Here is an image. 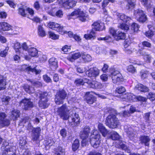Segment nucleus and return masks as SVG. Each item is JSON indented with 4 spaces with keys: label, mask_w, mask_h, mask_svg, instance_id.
<instances>
[{
    "label": "nucleus",
    "mask_w": 155,
    "mask_h": 155,
    "mask_svg": "<svg viewBox=\"0 0 155 155\" xmlns=\"http://www.w3.org/2000/svg\"><path fill=\"white\" fill-rule=\"evenodd\" d=\"M135 88L141 92H146L149 91L148 88L142 84H138L135 87Z\"/></svg>",
    "instance_id": "29"
},
{
    "label": "nucleus",
    "mask_w": 155,
    "mask_h": 155,
    "mask_svg": "<svg viewBox=\"0 0 155 155\" xmlns=\"http://www.w3.org/2000/svg\"><path fill=\"white\" fill-rule=\"evenodd\" d=\"M91 129L89 126H86L81 130L80 134V138L82 139L81 145L83 146H86L90 141V143L94 147L97 148L98 147L101 141V135L100 134H96L97 130L94 129L91 133L92 137L90 139L88 137L90 133Z\"/></svg>",
    "instance_id": "1"
},
{
    "label": "nucleus",
    "mask_w": 155,
    "mask_h": 155,
    "mask_svg": "<svg viewBox=\"0 0 155 155\" xmlns=\"http://www.w3.org/2000/svg\"><path fill=\"white\" fill-rule=\"evenodd\" d=\"M21 106H23L24 109L25 110H28L32 108L33 107V104L31 101L30 99L25 98L22 100L20 102Z\"/></svg>",
    "instance_id": "11"
},
{
    "label": "nucleus",
    "mask_w": 155,
    "mask_h": 155,
    "mask_svg": "<svg viewBox=\"0 0 155 155\" xmlns=\"http://www.w3.org/2000/svg\"><path fill=\"white\" fill-rule=\"evenodd\" d=\"M124 50L126 53L128 54H130L133 52L136 51V50L135 48L130 47L125 49Z\"/></svg>",
    "instance_id": "57"
},
{
    "label": "nucleus",
    "mask_w": 155,
    "mask_h": 155,
    "mask_svg": "<svg viewBox=\"0 0 155 155\" xmlns=\"http://www.w3.org/2000/svg\"><path fill=\"white\" fill-rule=\"evenodd\" d=\"M6 2L10 5L11 7L15 8L16 6V4L11 0L6 1Z\"/></svg>",
    "instance_id": "63"
},
{
    "label": "nucleus",
    "mask_w": 155,
    "mask_h": 155,
    "mask_svg": "<svg viewBox=\"0 0 155 155\" xmlns=\"http://www.w3.org/2000/svg\"><path fill=\"white\" fill-rule=\"evenodd\" d=\"M18 12L19 14L23 16H25L27 15L26 12L23 7L19 8Z\"/></svg>",
    "instance_id": "49"
},
{
    "label": "nucleus",
    "mask_w": 155,
    "mask_h": 155,
    "mask_svg": "<svg viewBox=\"0 0 155 155\" xmlns=\"http://www.w3.org/2000/svg\"><path fill=\"white\" fill-rule=\"evenodd\" d=\"M92 92H88L87 93V96L86 98V101L87 103L91 104L96 101V98L93 95Z\"/></svg>",
    "instance_id": "20"
},
{
    "label": "nucleus",
    "mask_w": 155,
    "mask_h": 155,
    "mask_svg": "<svg viewBox=\"0 0 155 155\" xmlns=\"http://www.w3.org/2000/svg\"><path fill=\"white\" fill-rule=\"evenodd\" d=\"M119 27L121 29L126 31L128 30L129 29V27L128 25L124 23L120 24Z\"/></svg>",
    "instance_id": "55"
},
{
    "label": "nucleus",
    "mask_w": 155,
    "mask_h": 155,
    "mask_svg": "<svg viewBox=\"0 0 155 155\" xmlns=\"http://www.w3.org/2000/svg\"><path fill=\"white\" fill-rule=\"evenodd\" d=\"M49 63L51 68L53 71L55 70L58 67V61L57 59L54 57L50 58Z\"/></svg>",
    "instance_id": "17"
},
{
    "label": "nucleus",
    "mask_w": 155,
    "mask_h": 155,
    "mask_svg": "<svg viewBox=\"0 0 155 155\" xmlns=\"http://www.w3.org/2000/svg\"><path fill=\"white\" fill-rule=\"evenodd\" d=\"M84 38L87 40H94L96 38L95 33L93 30H91L89 33L84 35Z\"/></svg>",
    "instance_id": "23"
},
{
    "label": "nucleus",
    "mask_w": 155,
    "mask_h": 155,
    "mask_svg": "<svg viewBox=\"0 0 155 155\" xmlns=\"http://www.w3.org/2000/svg\"><path fill=\"white\" fill-rule=\"evenodd\" d=\"M89 81V80L86 78H77L75 80L74 84L77 86H79L81 85H84L85 84H87Z\"/></svg>",
    "instance_id": "22"
},
{
    "label": "nucleus",
    "mask_w": 155,
    "mask_h": 155,
    "mask_svg": "<svg viewBox=\"0 0 155 155\" xmlns=\"http://www.w3.org/2000/svg\"><path fill=\"white\" fill-rule=\"evenodd\" d=\"M23 88L25 91L28 93H32L34 92V89L32 87H30L27 84L23 86Z\"/></svg>",
    "instance_id": "40"
},
{
    "label": "nucleus",
    "mask_w": 155,
    "mask_h": 155,
    "mask_svg": "<svg viewBox=\"0 0 155 155\" xmlns=\"http://www.w3.org/2000/svg\"><path fill=\"white\" fill-rule=\"evenodd\" d=\"M140 140L143 143H144L146 146H148L149 145V142L150 140L148 136H142L140 137Z\"/></svg>",
    "instance_id": "30"
},
{
    "label": "nucleus",
    "mask_w": 155,
    "mask_h": 155,
    "mask_svg": "<svg viewBox=\"0 0 155 155\" xmlns=\"http://www.w3.org/2000/svg\"><path fill=\"white\" fill-rule=\"evenodd\" d=\"M116 90L117 93L120 94L123 93L126 91L125 88L124 87L122 86L118 87Z\"/></svg>",
    "instance_id": "51"
},
{
    "label": "nucleus",
    "mask_w": 155,
    "mask_h": 155,
    "mask_svg": "<svg viewBox=\"0 0 155 155\" xmlns=\"http://www.w3.org/2000/svg\"><path fill=\"white\" fill-rule=\"evenodd\" d=\"M119 124V121L115 115L110 114L107 117L106 124L109 128L112 129L116 128Z\"/></svg>",
    "instance_id": "4"
},
{
    "label": "nucleus",
    "mask_w": 155,
    "mask_h": 155,
    "mask_svg": "<svg viewBox=\"0 0 155 155\" xmlns=\"http://www.w3.org/2000/svg\"><path fill=\"white\" fill-rule=\"evenodd\" d=\"M49 34L50 37L53 39H56L58 38L59 36L56 35L54 33L52 32H49Z\"/></svg>",
    "instance_id": "54"
},
{
    "label": "nucleus",
    "mask_w": 155,
    "mask_h": 155,
    "mask_svg": "<svg viewBox=\"0 0 155 155\" xmlns=\"http://www.w3.org/2000/svg\"><path fill=\"white\" fill-rule=\"evenodd\" d=\"M0 124L3 126H8L10 124V122L8 120L5 119L2 120V122H0Z\"/></svg>",
    "instance_id": "59"
},
{
    "label": "nucleus",
    "mask_w": 155,
    "mask_h": 155,
    "mask_svg": "<svg viewBox=\"0 0 155 155\" xmlns=\"http://www.w3.org/2000/svg\"><path fill=\"white\" fill-rule=\"evenodd\" d=\"M89 82L87 83V84L88 85V86L94 89H101L102 87V85L96 81H93L91 82V81L89 80Z\"/></svg>",
    "instance_id": "18"
},
{
    "label": "nucleus",
    "mask_w": 155,
    "mask_h": 155,
    "mask_svg": "<svg viewBox=\"0 0 155 155\" xmlns=\"http://www.w3.org/2000/svg\"><path fill=\"white\" fill-rule=\"evenodd\" d=\"M148 27L150 30L146 32L145 34L147 37L150 38L153 35V31H151L152 29H150L152 27L151 25H148Z\"/></svg>",
    "instance_id": "41"
},
{
    "label": "nucleus",
    "mask_w": 155,
    "mask_h": 155,
    "mask_svg": "<svg viewBox=\"0 0 155 155\" xmlns=\"http://www.w3.org/2000/svg\"><path fill=\"white\" fill-rule=\"evenodd\" d=\"M13 46L14 49L17 53H19L20 55V51L21 50V44L18 42H15L13 44Z\"/></svg>",
    "instance_id": "27"
},
{
    "label": "nucleus",
    "mask_w": 155,
    "mask_h": 155,
    "mask_svg": "<svg viewBox=\"0 0 155 155\" xmlns=\"http://www.w3.org/2000/svg\"><path fill=\"white\" fill-rule=\"evenodd\" d=\"M58 3L64 8L69 9L76 5V2L73 0H57Z\"/></svg>",
    "instance_id": "10"
},
{
    "label": "nucleus",
    "mask_w": 155,
    "mask_h": 155,
    "mask_svg": "<svg viewBox=\"0 0 155 155\" xmlns=\"http://www.w3.org/2000/svg\"><path fill=\"white\" fill-rule=\"evenodd\" d=\"M38 35L41 37H44L46 35V33L42 26L40 25L38 27Z\"/></svg>",
    "instance_id": "31"
},
{
    "label": "nucleus",
    "mask_w": 155,
    "mask_h": 155,
    "mask_svg": "<svg viewBox=\"0 0 155 155\" xmlns=\"http://www.w3.org/2000/svg\"><path fill=\"white\" fill-rule=\"evenodd\" d=\"M127 71L132 74L134 73L137 72L136 70L134 67L132 65H130L127 68Z\"/></svg>",
    "instance_id": "46"
},
{
    "label": "nucleus",
    "mask_w": 155,
    "mask_h": 155,
    "mask_svg": "<svg viewBox=\"0 0 155 155\" xmlns=\"http://www.w3.org/2000/svg\"><path fill=\"white\" fill-rule=\"evenodd\" d=\"M110 138L112 140H119L120 139V136L119 134L116 132L112 131L110 133Z\"/></svg>",
    "instance_id": "35"
},
{
    "label": "nucleus",
    "mask_w": 155,
    "mask_h": 155,
    "mask_svg": "<svg viewBox=\"0 0 155 155\" xmlns=\"http://www.w3.org/2000/svg\"><path fill=\"white\" fill-rule=\"evenodd\" d=\"M144 12L141 9H138L135 10L134 12V16L135 18L137 20V19L140 16L143 15Z\"/></svg>",
    "instance_id": "34"
},
{
    "label": "nucleus",
    "mask_w": 155,
    "mask_h": 155,
    "mask_svg": "<svg viewBox=\"0 0 155 155\" xmlns=\"http://www.w3.org/2000/svg\"><path fill=\"white\" fill-rule=\"evenodd\" d=\"M77 71L78 72L82 73L84 71L87 76L90 77H96L99 75L100 71L96 68H90L89 66H86L84 69L80 67H77Z\"/></svg>",
    "instance_id": "3"
},
{
    "label": "nucleus",
    "mask_w": 155,
    "mask_h": 155,
    "mask_svg": "<svg viewBox=\"0 0 155 155\" xmlns=\"http://www.w3.org/2000/svg\"><path fill=\"white\" fill-rule=\"evenodd\" d=\"M67 95L65 91L63 90H60L57 93L55 99V102L57 104L59 105L63 103V100Z\"/></svg>",
    "instance_id": "8"
},
{
    "label": "nucleus",
    "mask_w": 155,
    "mask_h": 155,
    "mask_svg": "<svg viewBox=\"0 0 155 155\" xmlns=\"http://www.w3.org/2000/svg\"><path fill=\"white\" fill-rule=\"evenodd\" d=\"M80 145L79 140L78 139L74 140L72 145V150L74 151H76L79 148Z\"/></svg>",
    "instance_id": "39"
},
{
    "label": "nucleus",
    "mask_w": 155,
    "mask_h": 155,
    "mask_svg": "<svg viewBox=\"0 0 155 155\" xmlns=\"http://www.w3.org/2000/svg\"><path fill=\"white\" fill-rule=\"evenodd\" d=\"M148 72L147 71H142L140 72L141 76L142 78L144 79L147 76Z\"/></svg>",
    "instance_id": "60"
},
{
    "label": "nucleus",
    "mask_w": 155,
    "mask_h": 155,
    "mask_svg": "<svg viewBox=\"0 0 155 155\" xmlns=\"http://www.w3.org/2000/svg\"><path fill=\"white\" fill-rule=\"evenodd\" d=\"M21 51H20V55L25 57L26 60H29L30 58L27 55V51L28 50V46L26 42H24L21 45Z\"/></svg>",
    "instance_id": "13"
},
{
    "label": "nucleus",
    "mask_w": 155,
    "mask_h": 155,
    "mask_svg": "<svg viewBox=\"0 0 155 155\" xmlns=\"http://www.w3.org/2000/svg\"><path fill=\"white\" fill-rule=\"evenodd\" d=\"M70 109L66 105L64 104L58 108L57 113L60 118L64 120H70L71 119L72 122L76 125L79 124L80 118L77 114L73 112H69Z\"/></svg>",
    "instance_id": "2"
},
{
    "label": "nucleus",
    "mask_w": 155,
    "mask_h": 155,
    "mask_svg": "<svg viewBox=\"0 0 155 155\" xmlns=\"http://www.w3.org/2000/svg\"><path fill=\"white\" fill-rule=\"evenodd\" d=\"M128 4L126 5V8L127 9L133 8L135 5L136 0H127Z\"/></svg>",
    "instance_id": "32"
},
{
    "label": "nucleus",
    "mask_w": 155,
    "mask_h": 155,
    "mask_svg": "<svg viewBox=\"0 0 155 155\" xmlns=\"http://www.w3.org/2000/svg\"><path fill=\"white\" fill-rule=\"evenodd\" d=\"M126 132L127 133L128 136L131 139V138L134 137L136 132L134 131L133 129L131 127H129L126 130Z\"/></svg>",
    "instance_id": "33"
},
{
    "label": "nucleus",
    "mask_w": 155,
    "mask_h": 155,
    "mask_svg": "<svg viewBox=\"0 0 155 155\" xmlns=\"http://www.w3.org/2000/svg\"><path fill=\"white\" fill-rule=\"evenodd\" d=\"M101 79L103 81H107L108 78V76L105 74H103L100 76Z\"/></svg>",
    "instance_id": "62"
},
{
    "label": "nucleus",
    "mask_w": 155,
    "mask_h": 155,
    "mask_svg": "<svg viewBox=\"0 0 155 155\" xmlns=\"http://www.w3.org/2000/svg\"><path fill=\"white\" fill-rule=\"evenodd\" d=\"M110 73L113 82L114 83H116L117 82L120 81L122 78V76L119 71L116 70L114 68L110 69Z\"/></svg>",
    "instance_id": "9"
},
{
    "label": "nucleus",
    "mask_w": 155,
    "mask_h": 155,
    "mask_svg": "<svg viewBox=\"0 0 155 155\" xmlns=\"http://www.w3.org/2000/svg\"><path fill=\"white\" fill-rule=\"evenodd\" d=\"M54 143V141L51 139H48L47 140L46 143L45 147L46 149H48L50 147L52 146Z\"/></svg>",
    "instance_id": "47"
},
{
    "label": "nucleus",
    "mask_w": 155,
    "mask_h": 155,
    "mask_svg": "<svg viewBox=\"0 0 155 155\" xmlns=\"http://www.w3.org/2000/svg\"><path fill=\"white\" fill-rule=\"evenodd\" d=\"M92 28L96 31H102L104 29V24L103 23L95 22L92 25Z\"/></svg>",
    "instance_id": "19"
},
{
    "label": "nucleus",
    "mask_w": 155,
    "mask_h": 155,
    "mask_svg": "<svg viewBox=\"0 0 155 155\" xmlns=\"http://www.w3.org/2000/svg\"><path fill=\"white\" fill-rule=\"evenodd\" d=\"M25 69L26 71H31L32 72H35L36 74H37L40 72L39 71H37L35 68V67H32L31 66H27L26 67Z\"/></svg>",
    "instance_id": "42"
},
{
    "label": "nucleus",
    "mask_w": 155,
    "mask_h": 155,
    "mask_svg": "<svg viewBox=\"0 0 155 155\" xmlns=\"http://www.w3.org/2000/svg\"><path fill=\"white\" fill-rule=\"evenodd\" d=\"M114 39L117 41L124 39L125 38V34L122 32H119L117 35L114 36Z\"/></svg>",
    "instance_id": "38"
},
{
    "label": "nucleus",
    "mask_w": 155,
    "mask_h": 155,
    "mask_svg": "<svg viewBox=\"0 0 155 155\" xmlns=\"http://www.w3.org/2000/svg\"><path fill=\"white\" fill-rule=\"evenodd\" d=\"M12 27L5 22H0V30L3 31L13 30Z\"/></svg>",
    "instance_id": "15"
},
{
    "label": "nucleus",
    "mask_w": 155,
    "mask_h": 155,
    "mask_svg": "<svg viewBox=\"0 0 155 155\" xmlns=\"http://www.w3.org/2000/svg\"><path fill=\"white\" fill-rule=\"evenodd\" d=\"M142 4L148 8H150V0H140Z\"/></svg>",
    "instance_id": "45"
},
{
    "label": "nucleus",
    "mask_w": 155,
    "mask_h": 155,
    "mask_svg": "<svg viewBox=\"0 0 155 155\" xmlns=\"http://www.w3.org/2000/svg\"><path fill=\"white\" fill-rule=\"evenodd\" d=\"M41 131V129L39 127L34 129L32 130V140L36 141L38 138Z\"/></svg>",
    "instance_id": "16"
},
{
    "label": "nucleus",
    "mask_w": 155,
    "mask_h": 155,
    "mask_svg": "<svg viewBox=\"0 0 155 155\" xmlns=\"http://www.w3.org/2000/svg\"><path fill=\"white\" fill-rule=\"evenodd\" d=\"M135 96L131 93H127L120 96V98L123 101L131 102L134 101Z\"/></svg>",
    "instance_id": "12"
},
{
    "label": "nucleus",
    "mask_w": 155,
    "mask_h": 155,
    "mask_svg": "<svg viewBox=\"0 0 155 155\" xmlns=\"http://www.w3.org/2000/svg\"><path fill=\"white\" fill-rule=\"evenodd\" d=\"M147 19L146 15L144 13L143 15H141L140 17L137 19V21L140 22H144L147 20Z\"/></svg>",
    "instance_id": "48"
},
{
    "label": "nucleus",
    "mask_w": 155,
    "mask_h": 155,
    "mask_svg": "<svg viewBox=\"0 0 155 155\" xmlns=\"http://www.w3.org/2000/svg\"><path fill=\"white\" fill-rule=\"evenodd\" d=\"M10 115L11 118L13 120H17V118L20 116V113L19 110L14 109L12 111Z\"/></svg>",
    "instance_id": "24"
},
{
    "label": "nucleus",
    "mask_w": 155,
    "mask_h": 155,
    "mask_svg": "<svg viewBox=\"0 0 155 155\" xmlns=\"http://www.w3.org/2000/svg\"><path fill=\"white\" fill-rule=\"evenodd\" d=\"M38 94L40 99L39 102V107L42 108H47L48 106V104L47 103L48 101L47 98V96L48 95V93L47 92L39 91Z\"/></svg>",
    "instance_id": "5"
},
{
    "label": "nucleus",
    "mask_w": 155,
    "mask_h": 155,
    "mask_svg": "<svg viewBox=\"0 0 155 155\" xmlns=\"http://www.w3.org/2000/svg\"><path fill=\"white\" fill-rule=\"evenodd\" d=\"M115 15L119 18L125 22H127L128 21L131 20L130 18L126 16L125 14L123 13L117 12L116 13Z\"/></svg>",
    "instance_id": "25"
},
{
    "label": "nucleus",
    "mask_w": 155,
    "mask_h": 155,
    "mask_svg": "<svg viewBox=\"0 0 155 155\" xmlns=\"http://www.w3.org/2000/svg\"><path fill=\"white\" fill-rule=\"evenodd\" d=\"M54 155H64V150L61 147H58L55 151Z\"/></svg>",
    "instance_id": "43"
},
{
    "label": "nucleus",
    "mask_w": 155,
    "mask_h": 155,
    "mask_svg": "<svg viewBox=\"0 0 155 155\" xmlns=\"http://www.w3.org/2000/svg\"><path fill=\"white\" fill-rule=\"evenodd\" d=\"M43 78L44 81L47 83H49L52 81L50 77L47 75H43Z\"/></svg>",
    "instance_id": "61"
},
{
    "label": "nucleus",
    "mask_w": 155,
    "mask_h": 155,
    "mask_svg": "<svg viewBox=\"0 0 155 155\" xmlns=\"http://www.w3.org/2000/svg\"><path fill=\"white\" fill-rule=\"evenodd\" d=\"M81 56L83 60L85 62H89L92 60L91 56L86 53H82Z\"/></svg>",
    "instance_id": "36"
},
{
    "label": "nucleus",
    "mask_w": 155,
    "mask_h": 155,
    "mask_svg": "<svg viewBox=\"0 0 155 155\" xmlns=\"http://www.w3.org/2000/svg\"><path fill=\"white\" fill-rule=\"evenodd\" d=\"M28 52L29 55L31 57H36L38 54V51L37 49L34 47H31L28 49Z\"/></svg>",
    "instance_id": "26"
},
{
    "label": "nucleus",
    "mask_w": 155,
    "mask_h": 155,
    "mask_svg": "<svg viewBox=\"0 0 155 155\" xmlns=\"http://www.w3.org/2000/svg\"><path fill=\"white\" fill-rule=\"evenodd\" d=\"M63 15V12L61 10H59L56 11L55 13V17L58 18H62Z\"/></svg>",
    "instance_id": "58"
},
{
    "label": "nucleus",
    "mask_w": 155,
    "mask_h": 155,
    "mask_svg": "<svg viewBox=\"0 0 155 155\" xmlns=\"http://www.w3.org/2000/svg\"><path fill=\"white\" fill-rule=\"evenodd\" d=\"M98 128L103 137H105L106 136L108 131L103 124L99 123L98 125Z\"/></svg>",
    "instance_id": "21"
},
{
    "label": "nucleus",
    "mask_w": 155,
    "mask_h": 155,
    "mask_svg": "<svg viewBox=\"0 0 155 155\" xmlns=\"http://www.w3.org/2000/svg\"><path fill=\"white\" fill-rule=\"evenodd\" d=\"M81 56V54L79 52L70 55L68 59L70 61L73 62L74 60L79 58Z\"/></svg>",
    "instance_id": "28"
},
{
    "label": "nucleus",
    "mask_w": 155,
    "mask_h": 155,
    "mask_svg": "<svg viewBox=\"0 0 155 155\" xmlns=\"http://www.w3.org/2000/svg\"><path fill=\"white\" fill-rule=\"evenodd\" d=\"M11 100L10 98L8 96H5L2 99L3 104L5 105H7Z\"/></svg>",
    "instance_id": "50"
},
{
    "label": "nucleus",
    "mask_w": 155,
    "mask_h": 155,
    "mask_svg": "<svg viewBox=\"0 0 155 155\" xmlns=\"http://www.w3.org/2000/svg\"><path fill=\"white\" fill-rule=\"evenodd\" d=\"M8 49V47H6L4 51L1 52L0 56L2 57H5L7 54Z\"/></svg>",
    "instance_id": "56"
},
{
    "label": "nucleus",
    "mask_w": 155,
    "mask_h": 155,
    "mask_svg": "<svg viewBox=\"0 0 155 155\" xmlns=\"http://www.w3.org/2000/svg\"><path fill=\"white\" fill-rule=\"evenodd\" d=\"M48 26L50 28L57 31L62 35L67 33V31H65L64 28L62 26H61L59 24L50 22L49 23Z\"/></svg>",
    "instance_id": "7"
},
{
    "label": "nucleus",
    "mask_w": 155,
    "mask_h": 155,
    "mask_svg": "<svg viewBox=\"0 0 155 155\" xmlns=\"http://www.w3.org/2000/svg\"><path fill=\"white\" fill-rule=\"evenodd\" d=\"M6 82L2 75H0V90L4 89L5 88Z\"/></svg>",
    "instance_id": "37"
},
{
    "label": "nucleus",
    "mask_w": 155,
    "mask_h": 155,
    "mask_svg": "<svg viewBox=\"0 0 155 155\" xmlns=\"http://www.w3.org/2000/svg\"><path fill=\"white\" fill-rule=\"evenodd\" d=\"M92 50L95 52L97 53L98 54L100 53V50L99 47L96 46H93L92 47Z\"/></svg>",
    "instance_id": "64"
},
{
    "label": "nucleus",
    "mask_w": 155,
    "mask_h": 155,
    "mask_svg": "<svg viewBox=\"0 0 155 155\" xmlns=\"http://www.w3.org/2000/svg\"><path fill=\"white\" fill-rule=\"evenodd\" d=\"M147 97L151 101L155 100V93L153 92L149 93L147 95Z\"/></svg>",
    "instance_id": "53"
},
{
    "label": "nucleus",
    "mask_w": 155,
    "mask_h": 155,
    "mask_svg": "<svg viewBox=\"0 0 155 155\" xmlns=\"http://www.w3.org/2000/svg\"><path fill=\"white\" fill-rule=\"evenodd\" d=\"M139 26L138 25L135 23H133L130 27V28L133 32L137 31L139 29Z\"/></svg>",
    "instance_id": "44"
},
{
    "label": "nucleus",
    "mask_w": 155,
    "mask_h": 155,
    "mask_svg": "<svg viewBox=\"0 0 155 155\" xmlns=\"http://www.w3.org/2000/svg\"><path fill=\"white\" fill-rule=\"evenodd\" d=\"M137 54L138 56L141 55L143 56V59L147 62L150 63L152 60V58L151 56L144 51H138Z\"/></svg>",
    "instance_id": "14"
},
{
    "label": "nucleus",
    "mask_w": 155,
    "mask_h": 155,
    "mask_svg": "<svg viewBox=\"0 0 155 155\" xmlns=\"http://www.w3.org/2000/svg\"><path fill=\"white\" fill-rule=\"evenodd\" d=\"M56 12L55 9L54 8H52L49 11H47V13L53 17H55Z\"/></svg>",
    "instance_id": "52"
},
{
    "label": "nucleus",
    "mask_w": 155,
    "mask_h": 155,
    "mask_svg": "<svg viewBox=\"0 0 155 155\" xmlns=\"http://www.w3.org/2000/svg\"><path fill=\"white\" fill-rule=\"evenodd\" d=\"M78 15L79 19L82 22H84L89 19L87 14L79 9H76L71 14V16Z\"/></svg>",
    "instance_id": "6"
}]
</instances>
